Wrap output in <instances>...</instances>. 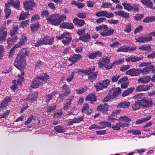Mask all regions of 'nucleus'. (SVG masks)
I'll list each match as a JSON object with an SVG mask.
<instances>
[{
    "instance_id": "obj_1",
    "label": "nucleus",
    "mask_w": 155,
    "mask_h": 155,
    "mask_svg": "<svg viewBox=\"0 0 155 155\" xmlns=\"http://www.w3.org/2000/svg\"><path fill=\"white\" fill-rule=\"evenodd\" d=\"M66 18V16L65 15L54 14H52L49 18H47V20L48 23L57 26L64 21Z\"/></svg>"
},
{
    "instance_id": "obj_2",
    "label": "nucleus",
    "mask_w": 155,
    "mask_h": 155,
    "mask_svg": "<svg viewBox=\"0 0 155 155\" xmlns=\"http://www.w3.org/2000/svg\"><path fill=\"white\" fill-rule=\"evenodd\" d=\"M27 55L26 51V53L24 54L22 53L18 54L14 62L15 66L20 71L21 74L23 75H24V72L21 71V68L23 67L25 64V57Z\"/></svg>"
},
{
    "instance_id": "obj_3",
    "label": "nucleus",
    "mask_w": 155,
    "mask_h": 155,
    "mask_svg": "<svg viewBox=\"0 0 155 155\" xmlns=\"http://www.w3.org/2000/svg\"><path fill=\"white\" fill-rule=\"evenodd\" d=\"M48 78V76L45 74L41 76H38L33 80L31 83V87L32 88H37L43 82H46Z\"/></svg>"
},
{
    "instance_id": "obj_4",
    "label": "nucleus",
    "mask_w": 155,
    "mask_h": 155,
    "mask_svg": "<svg viewBox=\"0 0 155 155\" xmlns=\"http://www.w3.org/2000/svg\"><path fill=\"white\" fill-rule=\"evenodd\" d=\"M7 30L6 28H3L0 29V43L4 42L7 37ZM4 51L3 47L0 45V60L2 59V54Z\"/></svg>"
},
{
    "instance_id": "obj_5",
    "label": "nucleus",
    "mask_w": 155,
    "mask_h": 155,
    "mask_svg": "<svg viewBox=\"0 0 155 155\" xmlns=\"http://www.w3.org/2000/svg\"><path fill=\"white\" fill-rule=\"evenodd\" d=\"M53 42L54 39L53 38H50L48 36H46L40 38V40L35 44V47H38L43 45H51L53 44Z\"/></svg>"
},
{
    "instance_id": "obj_6",
    "label": "nucleus",
    "mask_w": 155,
    "mask_h": 155,
    "mask_svg": "<svg viewBox=\"0 0 155 155\" xmlns=\"http://www.w3.org/2000/svg\"><path fill=\"white\" fill-rule=\"evenodd\" d=\"M56 38L58 40L62 39V42L65 45L69 44L72 40L71 34L69 32H64L61 35H57Z\"/></svg>"
},
{
    "instance_id": "obj_7",
    "label": "nucleus",
    "mask_w": 155,
    "mask_h": 155,
    "mask_svg": "<svg viewBox=\"0 0 155 155\" xmlns=\"http://www.w3.org/2000/svg\"><path fill=\"white\" fill-rule=\"evenodd\" d=\"M110 82L108 80L106 79L98 83L95 85L96 90L99 91L106 88L109 84Z\"/></svg>"
},
{
    "instance_id": "obj_8",
    "label": "nucleus",
    "mask_w": 155,
    "mask_h": 155,
    "mask_svg": "<svg viewBox=\"0 0 155 155\" xmlns=\"http://www.w3.org/2000/svg\"><path fill=\"white\" fill-rule=\"evenodd\" d=\"M142 95V94H138L134 96V98H137V101H135V103L132 105L133 110H135L138 109L141 106H142L141 100H140V99H141V97Z\"/></svg>"
},
{
    "instance_id": "obj_9",
    "label": "nucleus",
    "mask_w": 155,
    "mask_h": 155,
    "mask_svg": "<svg viewBox=\"0 0 155 155\" xmlns=\"http://www.w3.org/2000/svg\"><path fill=\"white\" fill-rule=\"evenodd\" d=\"M12 6L18 10L20 9L19 2L18 0H8L5 4V8H9L10 6Z\"/></svg>"
},
{
    "instance_id": "obj_10",
    "label": "nucleus",
    "mask_w": 155,
    "mask_h": 155,
    "mask_svg": "<svg viewBox=\"0 0 155 155\" xmlns=\"http://www.w3.org/2000/svg\"><path fill=\"white\" fill-rule=\"evenodd\" d=\"M110 61V58L108 57H104L99 60L98 62V68H103L106 65L108 64Z\"/></svg>"
},
{
    "instance_id": "obj_11",
    "label": "nucleus",
    "mask_w": 155,
    "mask_h": 155,
    "mask_svg": "<svg viewBox=\"0 0 155 155\" xmlns=\"http://www.w3.org/2000/svg\"><path fill=\"white\" fill-rule=\"evenodd\" d=\"M23 5L26 11L31 10L36 6V4L33 0L26 1L24 2Z\"/></svg>"
},
{
    "instance_id": "obj_12",
    "label": "nucleus",
    "mask_w": 155,
    "mask_h": 155,
    "mask_svg": "<svg viewBox=\"0 0 155 155\" xmlns=\"http://www.w3.org/2000/svg\"><path fill=\"white\" fill-rule=\"evenodd\" d=\"M95 15L98 17H105L108 18H113L114 16V14L111 13H108L106 11H101L95 13Z\"/></svg>"
},
{
    "instance_id": "obj_13",
    "label": "nucleus",
    "mask_w": 155,
    "mask_h": 155,
    "mask_svg": "<svg viewBox=\"0 0 155 155\" xmlns=\"http://www.w3.org/2000/svg\"><path fill=\"white\" fill-rule=\"evenodd\" d=\"M63 91L62 93L60 94L59 97L61 99H64L66 96L70 94L71 92L70 89L67 84H64L62 87Z\"/></svg>"
},
{
    "instance_id": "obj_14",
    "label": "nucleus",
    "mask_w": 155,
    "mask_h": 155,
    "mask_svg": "<svg viewBox=\"0 0 155 155\" xmlns=\"http://www.w3.org/2000/svg\"><path fill=\"white\" fill-rule=\"evenodd\" d=\"M121 89L120 87L113 88L109 92V94L111 96L112 98H114L121 94Z\"/></svg>"
},
{
    "instance_id": "obj_15",
    "label": "nucleus",
    "mask_w": 155,
    "mask_h": 155,
    "mask_svg": "<svg viewBox=\"0 0 155 155\" xmlns=\"http://www.w3.org/2000/svg\"><path fill=\"white\" fill-rule=\"evenodd\" d=\"M141 73V70L138 68H133L127 71L126 74L131 76H137Z\"/></svg>"
},
{
    "instance_id": "obj_16",
    "label": "nucleus",
    "mask_w": 155,
    "mask_h": 155,
    "mask_svg": "<svg viewBox=\"0 0 155 155\" xmlns=\"http://www.w3.org/2000/svg\"><path fill=\"white\" fill-rule=\"evenodd\" d=\"M23 76L24 75L22 74H21V75H18L19 79H18V81L17 82L15 80H14L13 81V82L14 84L11 87L12 90H16L17 87V84H16V83H17V84L19 86H21V82L24 81V79L23 77Z\"/></svg>"
},
{
    "instance_id": "obj_17",
    "label": "nucleus",
    "mask_w": 155,
    "mask_h": 155,
    "mask_svg": "<svg viewBox=\"0 0 155 155\" xmlns=\"http://www.w3.org/2000/svg\"><path fill=\"white\" fill-rule=\"evenodd\" d=\"M142 106L145 107H151L153 104L152 100L150 98H144L140 100Z\"/></svg>"
},
{
    "instance_id": "obj_18",
    "label": "nucleus",
    "mask_w": 155,
    "mask_h": 155,
    "mask_svg": "<svg viewBox=\"0 0 155 155\" xmlns=\"http://www.w3.org/2000/svg\"><path fill=\"white\" fill-rule=\"evenodd\" d=\"M137 42L145 43L149 41L152 40V37L150 35H148L146 37H141L139 38H135Z\"/></svg>"
},
{
    "instance_id": "obj_19",
    "label": "nucleus",
    "mask_w": 155,
    "mask_h": 155,
    "mask_svg": "<svg viewBox=\"0 0 155 155\" xmlns=\"http://www.w3.org/2000/svg\"><path fill=\"white\" fill-rule=\"evenodd\" d=\"M129 124L128 123H124L122 122H120L117 124L116 125L113 126L112 128L114 130H120V127H128Z\"/></svg>"
},
{
    "instance_id": "obj_20",
    "label": "nucleus",
    "mask_w": 155,
    "mask_h": 155,
    "mask_svg": "<svg viewBox=\"0 0 155 155\" xmlns=\"http://www.w3.org/2000/svg\"><path fill=\"white\" fill-rule=\"evenodd\" d=\"M10 98L6 97L1 104L0 106V111L5 110L8 105V103L10 101Z\"/></svg>"
},
{
    "instance_id": "obj_21",
    "label": "nucleus",
    "mask_w": 155,
    "mask_h": 155,
    "mask_svg": "<svg viewBox=\"0 0 155 155\" xmlns=\"http://www.w3.org/2000/svg\"><path fill=\"white\" fill-rule=\"evenodd\" d=\"M109 107V106L107 104L105 103L104 105H99L97 107V110L105 114L107 112Z\"/></svg>"
},
{
    "instance_id": "obj_22",
    "label": "nucleus",
    "mask_w": 155,
    "mask_h": 155,
    "mask_svg": "<svg viewBox=\"0 0 155 155\" xmlns=\"http://www.w3.org/2000/svg\"><path fill=\"white\" fill-rule=\"evenodd\" d=\"M151 79L150 76H144L139 78L138 79V82L140 84H146L150 81Z\"/></svg>"
},
{
    "instance_id": "obj_23",
    "label": "nucleus",
    "mask_w": 155,
    "mask_h": 155,
    "mask_svg": "<svg viewBox=\"0 0 155 155\" xmlns=\"http://www.w3.org/2000/svg\"><path fill=\"white\" fill-rule=\"evenodd\" d=\"M82 57L80 54H75L73 55L72 57L69 58V60L72 64L75 63L76 62L79 61L80 59Z\"/></svg>"
},
{
    "instance_id": "obj_24",
    "label": "nucleus",
    "mask_w": 155,
    "mask_h": 155,
    "mask_svg": "<svg viewBox=\"0 0 155 155\" xmlns=\"http://www.w3.org/2000/svg\"><path fill=\"white\" fill-rule=\"evenodd\" d=\"M115 14L119 16L123 17L126 19H128L130 17V15L128 13L124 12L123 11H119L115 12Z\"/></svg>"
},
{
    "instance_id": "obj_25",
    "label": "nucleus",
    "mask_w": 155,
    "mask_h": 155,
    "mask_svg": "<svg viewBox=\"0 0 155 155\" xmlns=\"http://www.w3.org/2000/svg\"><path fill=\"white\" fill-rule=\"evenodd\" d=\"M154 68V66L153 65H149L148 67L143 68L142 71L141 70V73L143 75L147 74H149L151 71H152Z\"/></svg>"
},
{
    "instance_id": "obj_26",
    "label": "nucleus",
    "mask_w": 155,
    "mask_h": 155,
    "mask_svg": "<svg viewBox=\"0 0 155 155\" xmlns=\"http://www.w3.org/2000/svg\"><path fill=\"white\" fill-rule=\"evenodd\" d=\"M101 56V53L99 51L91 53L88 55V57L92 59L94 58H98L100 57Z\"/></svg>"
},
{
    "instance_id": "obj_27",
    "label": "nucleus",
    "mask_w": 155,
    "mask_h": 155,
    "mask_svg": "<svg viewBox=\"0 0 155 155\" xmlns=\"http://www.w3.org/2000/svg\"><path fill=\"white\" fill-rule=\"evenodd\" d=\"M20 41L18 43L16 44L18 45L19 47L24 45L27 42V39L26 37L24 35H21L20 39Z\"/></svg>"
},
{
    "instance_id": "obj_28",
    "label": "nucleus",
    "mask_w": 155,
    "mask_h": 155,
    "mask_svg": "<svg viewBox=\"0 0 155 155\" xmlns=\"http://www.w3.org/2000/svg\"><path fill=\"white\" fill-rule=\"evenodd\" d=\"M73 22L75 25L79 27H82L84 24V20L79 19L77 18L74 19Z\"/></svg>"
},
{
    "instance_id": "obj_29",
    "label": "nucleus",
    "mask_w": 155,
    "mask_h": 155,
    "mask_svg": "<svg viewBox=\"0 0 155 155\" xmlns=\"http://www.w3.org/2000/svg\"><path fill=\"white\" fill-rule=\"evenodd\" d=\"M60 27L62 28L71 29L73 28L74 25L71 23L63 22L60 25Z\"/></svg>"
},
{
    "instance_id": "obj_30",
    "label": "nucleus",
    "mask_w": 155,
    "mask_h": 155,
    "mask_svg": "<svg viewBox=\"0 0 155 155\" xmlns=\"http://www.w3.org/2000/svg\"><path fill=\"white\" fill-rule=\"evenodd\" d=\"M114 31L113 29H109V30L107 29L106 31L101 32L100 34L103 37H105L111 35L113 33Z\"/></svg>"
},
{
    "instance_id": "obj_31",
    "label": "nucleus",
    "mask_w": 155,
    "mask_h": 155,
    "mask_svg": "<svg viewBox=\"0 0 155 155\" xmlns=\"http://www.w3.org/2000/svg\"><path fill=\"white\" fill-rule=\"evenodd\" d=\"M82 110L83 112H85L88 115L90 114L92 112V110L89 109L88 105L87 103L84 104Z\"/></svg>"
},
{
    "instance_id": "obj_32",
    "label": "nucleus",
    "mask_w": 155,
    "mask_h": 155,
    "mask_svg": "<svg viewBox=\"0 0 155 155\" xmlns=\"http://www.w3.org/2000/svg\"><path fill=\"white\" fill-rule=\"evenodd\" d=\"M143 58V57H138L135 56H131L127 58L125 60L127 62L131 61L132 62H136L141 60Z\"/></svg>"
},
{
    "instance_id": "obj_33",
    "label": "nucleus",
    "mask_w": 155,
    "mask_h": 155,
    "mask_svg": "<svg viewBox=\"0 0 155 155\" xmlns=\"http://www.w3.org/2000/svg\"><path fill=\"white\" fill-rule=\"evenodd\" d=\"M139 49L140 50L146 51L147 52H149L152 50L151 48L149 45H145L140 46H139Z\"/></svg>"
},
{
    "instance_id": "obj_34",
    "label": "nucleus",
    "mask_w": 155,
    "mask_h": 155,
    "mask_svg": "<svg viewBox=\"0 0 155 155\" xmlns=\"http://www.w3.org/2000/svg\"><path fill=\"white\" fill-rule=\"evenodd\" d=\"M141 1L147 8H153V3L150 0H141Z\"/></svg>"
},
{
    "instance_id": "obj_35",
    "label": "nucleus",
    "mask_w": 155,
    "mask_h": 155,
    "mask_svg": "<svg viewBox=\"0 0 155 155\" xmlns=\"http://www.w3.org/2000/svg\"><path fill=\"white\" fill-rule=\"evenodd\" d=\"M130 105V103L129 102L123 101L119 103L117 107L119 108H127Z\"/></svg>"
},
{
    "instance_id": "obj_36",
    "label": "nucleus",
    "mask_w": 155,
    "mask_h": 155,
    "mask_svg": "<svg viewBox=\"0 0 155 155\" xmlns=\"http://www.w3.org/2000/svg\"><path fill=\"white\" fill-rule=\"evenodd\" d=\"M29 16L30 14L28 12H23L20 14L19 20H24L27 18L29 17Z\"/></svg>"
},
{
    "instance_id": "obj_37",
    "label": "nucleus",
    "mask_w": 155,
    "mask_h": 155,
    "mask_svg": "<svg viewBox=\"0 0 155 155\" xmlns=\"http://www.w3.org/2000/svg\"><path fill=\"white\" fill-rule=\"evenodd\" d=\"M39 24L38 22H35L32 24L31 26V31L33 33H35L38 29L39 27Z\"/></svg>"
},
{
    "instance_id": "obj_38",
    "label": "nucleus",
    "mask_w": 155,
    "mask_h": 155,
    "mask_svg": "<svg viewBox=\"0 0 155 155\" xmlns=\"http://www.w3.org/2000/svg\"><path fill=\"white\" fill-rule=\"evenodd\" d=\"M58 94V92H53L52 94H49L45 96L44 100L48 103L53 97V96H55L56 94Z\"/></svg>"
},
{
    "instance_id": "obj_39",
    "label": "nucleus",
    "mask_w": 155,
    "mask_h": 155,
    "mask_svg": "<svg viewBox=\"0 0 155 155\" xmlns=\"http://www.w3.org/2000/svg\"><path fill=\"white\" fill-rule=\"evenodd\" d=\"M117 120L119 121H123L127 123H130L131 121L130 119L125 115L120 117Z\"/></svg>"
},
{
    "instance_id": "obj_40",
    "label": "nucleus",
    "mask_w": 155,
    "mask_h": 155,
    "mask_svg": "<svg viewBox=\"0 0 155 155\" xmlns=\"http://www.w3.org/2000/svg\"><path fill=\"white\" fill-rule=\"evenodd\" d=\"M86 101H91L92 103L96 101L95 95L94 94H91L87 96L85 99Z\"/></svg>"
},
{
    "instance_id": "obj_41",
    "label": "nucleus",
    "mask_w": 155,
    "mask_h": 155,
    "mask_svg": "<svg viewBox=\"0 0 155 155\" xmlns=\"http://www.w3.org/2000/svg\"><path fill=\"white\" fill-rule=\"evenodd\" d=\"M147 91L146 85H140L137 87L136 89V91L137 92L146 91Z\"/></svg>"
},
{
    "instance_id": "obj_42",
    "label": "nucleus",
    "mask_w": 155,
    "mask_h": 155,
    "mask_svg": "<svg viewBox=\"0 0 155 155\" xmlns=\"http://www.w3.org/2000/svg\"><path fill=\"white\" fill-rule=\"evenodd\" d=\"M90 39V36L88 34L82 36H80L79 39L83 41L87 42Z\"/></svg>"
},
{
    "instance_id": "obj_43",
    "label": "nucleus",
    "mask_w": 155,
    "mask_h": 155,
    "mask_svg": "<svg viewBox=\"0 0 155 155\" xmlns=\"http://www.w3.org/2000/svg\"><path fill=\"white\" fill-rule=\"evenodd\" d=\"M95 70V68L94 67H92L87 70H82L83 74H84L86 75H89L93 73Z\"/></svg>"
},
{
    "instance_id": "obj_44",
    "label": "nucleus",
    "mask_w": 155,
    "mask_h": 155,
    "mask_svg": "<svg viewBox=\"0 0 155 155\" xmlns=\"http://www.w3.org/2000/svg\"><path fill=\"white\" fill-rule=\"evenodd\" d=\"M129 46L127 45L123 46L119 48L117 50V52H127L128 51Z\"/></svg>"
},
{
    "instance_id": "obj_45",
    "label": "nucleus",
    "mask_w": 155,
    "mask_h": 155,
    "mask_svg": "<svg viewBox=\"0 0 155 155\" xmlns=\"http://www.w3.org/2000/svg\"><path fill=\"white\" fill-rule=\"evenodd\" d=\"M134 88L131 87L128 88L126 90L124 91L122 94V96L123 97H125L129 94H130L134 90Z\"/></svg>"
},
{
    "instance_id": "obj_46",
    "label": "nucleus",
    "mask_w": 155,
    "mask_h": 155,
    "mask_svg": "<svg viewBox=\"0 0 155 155\" xmlns=\"http://www.w3.org/2000/svg\"><path fill=\"white\" fill-rule=\"evenodd\" d=\"M122 4L124 7V8L128 11H130L133 9V6L129 3H123Z\"/></svg>"
},
{
    "instance_id": "obj_47",
    "label": "nucleus",
    "mask_w": 155,
    "mask_h": 155,
    "mask_svg": "<svg viewBox=\"0 0 155 155\" xmlns=\"http://www.w3.org/2000/svg\"><path fill=\"white\" fill-rule=\"evenodd\" d=\"M18 26H15L13 29L11 30L10 34L11 36L16 35L18 33Z\"/></svg>"
},
{
    "instance_id": "obj_48",
    "label": "nucleus",
    "mask_w": 155,
    "mask_h": 155,
    "mask_svg": "<svg viewBox=\"0 0 155 155\" xmlns=\"http://www.w3.org/2000/svg\"><path fill=\"white\" fill-rule=\"evenodd\" d=\"M155 20V16H151L145 18L143 20L144 22L148 23Z\"/></svg>"
},
{
    "instance_id": "obj_49",
    "label": "nucleus",
    "mask_w": 155,
    "mask_h": 155,
    "mask_svg": "<svg viewBox=\"0 0 155 155\" xmlns=\"http://www.w3.org/2000/svg\"><path fill=\"white\" fill-rule=\"evenodd\" d=\"M29 21L28 20L22 22L20 25V27L24 28L27 27L29 25Z\"/></svg>"
},
{
    "instance_id": "obj_50",
    "label": "nucleus",
    "mask_w": 155,
    "mask_h": 155,
    "mask_svg": "<svg viewBox=\"0 0 155 155\" xmlns=\"http://www.w3.org/2000/svg\"><path fill=\"white\" fill-rule=\"evenodd\" d=\"M107 29V25H100L99 26L96 27L95 29L97 31H99L103 30V31H106Z\"/></svg>"
},
{
    "instance_id": "obj_51",
    "label": "nucleus",
    "mask_w": 155,
    "mask_h": 155,
    "mask_svg": "<svg viewBox=\"0 0 155 155\" xmlns=\"http://www.w3.org/2000/svg\"><path fill=\"white\" fill-rule=\"evenodd\" d=\"M97 75V72H95L94 74L89 76L88 79L90 80L91 82H93L96 79Z\"/></svg>"
},
{
    "instance_id": "obj_52",
    "label": "nucleus",
    "mask_w": 155,
    "mask_h": 155,
    "mask_svg": "<svg viewBox=\"0 0 155 155\" xmlns=\"http://www.w3.org/2000/svg\"><path fill=\"white\" fill-rule=\"evenodd\" d=\"M54 129L58 133H63L64 131L63 128L61 126H56Z\"/></svg>"
},
{
    "instance_id": "obj_53",
    "label": "nucleus",
    "mask_w": 155,
    "mask_h": 155,
    "mask_svg": "<svg viewBox=\"0 0 155 155\" xmlns=\"http://www.w3.org/2000/svg\"><path fill=\"white\" fill-rule=\"evenodd\" d=\"M99 124L101 125L99 126L100 129L105 128L110 125L109 123L108 122H101Z\"/></svg>"
},
{
    "instance_id": "obj_54",
    "label": "nucleus",
    "mask_w": 155,
    "mask_h": 155,
    "mask_svg": "<svg viewBox=\"0 0 155 155\" xmlns=\"http://www.w3.org/2000/svg\"><path fill=\"white\" fill-rule=\"evenodd\" d=\"M112 6V4L109 2H105L103 3L101 5V8H110Z\"/></svg>"
},
{
    "instance_id": "obj_55",
    "label": "nucleus",
    "mask_w": 155,
    "mask_h": 155,
    "mask_svg": "<svg viewBox=\"0 0 155 155\" xmlns=\"http://www.w3.org/2000/svg\"><path fill=\"white\" fill-rule=\"evenodd\" d=\"M5 18L7 19L8 18V17L10 15L11 11L9 8H6L5 7Z\"/></svg>"
},
{
    "instance_id": "obj_56",
    "label": "nucleus",
    "mask_w": 155,
    "mask_h": 155,
    "mask_svg": "<svg viewBox=\"0 0 155 155\" xmlns=\"http://www.w3.org/2000/svg\"><path fill=\"white\" fill-rule=\"evenodd\" d=\"M144 15L143 14H137L134 17L135 20L139 21L140 20L144 17Z\"/></svg>"
},
{
    "instance_id": "obj_57",
    "label": "nucleus",
    "mask_w": 155,
    "mask_h": 155,
    "mask_svg": "<svg viewBox=\"0 0 155 155\" xmlns=\"http://www.w3.org/2000/svg\"><path fill=\"white\" fill-rule=\"evenodd\" d=\"M37 95V93L36 92H35L34 94H33V96L32 97L30 98V97H28L27 99H26V101H27V99H28L32 102H33L36 99Z\"/></svg>"
},
{
    "instance_id": "obj_58",
    "label": "nucleus",
    "mask_w": 155,
    "mask_h": 155,
    "mask_svg": "<svg viewBox=\"0 0 155 155\" xmlns=\"http://www.w3.org/2000/svg\"><path fill=\"white\" fill-rule=\"evenodd\" d=\"M56 107V105L54 104L52 106H48L47 107V110L48 112H51L54 110Z\"/></svg>"
},
{
    "instance_id": "obj_59",
    "label": "nucleus",
    "mask_w": 155,
    "mask_h": 155,
    "mask_svg": "<svg viewBox=\"0 0 155 155\" xmlns=\"http://www.w3.org/2000/svg\"><path fill=\"white\" fill-rule=\"evenodd\" d=\"M39 18V17L38 15H35L32 17L31 19V22L32 23H35L34 22L35 21H37Z\"/></svg>"
},
{
    "instance_id": "obj_60",
    "label": "nucleus",
    "mask_w": 155,
    "mask_h": 155,
    "mask_svg": "<svg viewBox=\"0 0 155 155\" xmlns=\"http://www.w3.org/2000/svg\"><path fill=\"white\" fill-rule=\"evenodd\" d=\"M43 66L42 63L41 61L38 62L36 64L35 68L36 70L40 69L42 68Z\"/></svg>"
},
{
    "instance_id": "obj_61",
    "label": "nucleus",
    "mask_w": 155,
    "mask_h": 155,
    "mask_svg": "<svg viewBox=\"0 0 155 155\" xmlns=\"http://www.w3.org/2000/svg\"><path fill=\"white\" fill-rule=\"evenodd\" d=\"M19 48V47L18 46V45L16 44L11 50L10 52H9L10 55L11 56L13 53L15 49Z\"/></svg>"
},
{
    "instance_id": "obj_62",
    "label": "nucleus",
    "mask_w": 155,
    "mask_h": 155,
    "mask_svg": "<svg viewBox=\"0 0 155 155\" xmlns=\"http://www.w3.org/2000/svg\"><path fill=\"white\" fill-rule=\"evenodd\" d=\"M74 118L76 123H80L81 121H83V117L82 116H78L77 118Z\"/></svg>"
},
{
    "instance_id": "obj_63",
    "label": "nucleus",
    "mask_w": 155,
    "mask_h": 155,
    "mask_svg": "<svg viewBox=\"0 0 155 155\" xmlns=\"http://www.w3.org/2000/svg\"><path fill=\"white\" fill-rule=\"evenodd\" d=\"M49 15V12L47 11H43L41 14V17L43 18H46L47 19V18H49L48 17Z\"/></svg>"
},
{
    "instance_id": "obj_64",
    "label": "nucleus",
    "mask_w": 155,
    "mask_h": 155,
    "mask_svg": "<svg viewBox=\"0 0 155 155\" xmlns=\"http://www.w3.org/2000/svg\"><path fill=\"white\" fill-rule=\"evenodd\" d=\"M87 88L84 87L81 89L77 90H76V92L78 94H81L84 92L86 91L87 90Z\"/></svg>"
}]
</instances>
